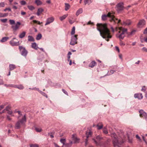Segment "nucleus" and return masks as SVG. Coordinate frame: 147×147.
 Returning a JSON list of instances; mask_svg holds the SVG:
<instances>
[{
    "label": "nucleus",
    "mask_w": 147,
    "mask_h": 147,
    "mask_svg": "<svg viewBox=\"0 0 147 147\" xmlns=\"http://www.w3.org/2000/svg\"><path fill=\"white\" fill-rule=\"evenodd\" d=\"M10 107L9 106H7L5 109L3 110L2 112H0L1 114H2L3 113H5L6 111H9L10 109Z\"/></svg>",
    "instance_id": "nucleus-17"
},
{
    "label": "nucleus",
    "mask_w": 147,
    "mask_h": 147,
    "mask_svg": "<svg viewBox=\"0 0 147 147\" xmlns=\"http://www.w3.org/2000/svg\"><path fill=\"white\" fill-rule=\"evenodd\" d=\"M26 13L24 11H22L21 13V14L22 15H24L26 14Z\"/></svg>",
    "instance_id": "nucleus-63"
},
{
    "label": "nucleus",
    "mask_w": 147,
    "mask_h": 147,
    "mask_svg": "<svg viewBox=\"0 0 147 147\" xmlns=\"http://www.w3.org/2000/svg\"><path fill=\"white\" fill-rule=\"evenodd\" d=\"M73 17L72 16H70L69 17V23L71 24H72L74 22V21L72 20L73 19Z\"/></svg>",
    "instance_id": "nucleus-31"
},
{
    "label": "nucleus",
    "mask_w": 147,
    "mask_h": 147,
    "mask_svg": "<svg viewBox=\"0 0 147 147\" xmlns=\"http://www.w3.org/2000/svg\"><path fill=\"white\" fill-rule=\"evenodd\" d=\"M82 9H80L77 11L76 15L78 16L80 14L82 13Z\"/></svg>",
    "instance_id": "nucleus-32"
},
{
    "label": "nucleus",
    "mask_w": 147,
    "mask_h": 147,
    "mask_svg": "<svg viewBox=\"0 0 147 147\" xmlns=\"http://www.w3.org/2000/svg\"><path fill=\"white\" fill-rule=\"evenodd\" d=\"M111 136L113 138V143L115 146H117L119 147V145L123 143L126 138V137L123 136L122 134H120V136L117 138V137L115 133H111Z\"/></svg>",
    "instance_id": "nucleus-3"
},
{
    "label": "nucleus",
    "mask_w": 147,
    "mask_h": 147,
    "mask_svg": "<svg viewBox=\"0 0 147 147\" xmlns=\"http://www.w3.org/2000/svg\"><path fill=\"white\" fill-rule=\"evenodd\" d=\"M7 113L8 114L11 115V116H13L14 115H12L11 114L12 113V112L11 111H10V110L7 111Z\"/></svg>",
    "instance_id": "nucleus-48"
},
{
    "label": "nucleus",
    "mask_w": 147,
    "mask_h": 147,
    "mask_svg": "<svg viewBox=\"0 0 147 147\" xmlns=\"http://www.w3.org/2000/svg\"><path fill=\"white\" fill-rule=\"evenodd\" d=\"M32 47L36 50H37L38 47H37L36 44L35 42L32 44Z\"/></svg>",
    "instance_id": "nucleus-23"
},
{
    "label": "nucleus",
    "mask_w": 147,
    "mask_h": 147,
    "mask_svg": "<svg viewBox=\"0 0 147 147\" xmlns=\"http://www.w3.org/2000/svg\"><path fill=\"white\" fill-rule=\"evenodd\" d=\"M78 36V35H75L74 36L72 37L71 41L70 43L71 45H74L77 43V37Z\"/></svg>",
    "instance_id": "nucleus-7"
},
{
    "label": "nucleus",
    "mask_w": 147,
    "mask_h": 147,
    "mask_svg": "<svg viewBox=\"0 0 147 147\" xmlns=\"http://www.w3.org/2000/svg\"><path fill=\"white\" fill-rule=\"evenodd\" d=\"M7 119L9 121H11V118H10V116H9L8 115H7Z\"/></svg>",
    "instance_id": "nucleus-46"
},
{
    "label": "nucleus",
    "mask_w": 147,
    "mask_h": 147,
    "mask_svg": "<svg viewBox=\"0 0 147 147\" xmlns=\"http://www.w3.org/2000/svg\"><path fill=\"white\" fill-rule=\"evenodd\" d=\"M7 19H1L0 20L1 21L3 22V23H5L7 21Z\"/></svg>",
    "instance_id": "nucleus-43"
},
{
    "label": "nucleus",
    "mask_w": 147,
    "mask_h": 147,
    "mask_svg": "<svg viewBox=\"0 0 147 147\" xmlns=\"http://www.w3.org/2000/svg\"><path fill=\"white\" fill-rule=\"evenodd\" d=\"M143 117H144L145 120L147 121V114H145V115Z\"/></svg>",
    "instance_id": "nucleus-56"
},
{
    "label": "nucleus",
    "mask_w": 147,
    "mask_h": 147,
    "mask_svg": "<svg viewBox=\"0 0 147 147\" xmlns=\"http://www.w3.org/2000/svg\"><path fill=\"white\" fill-rule=\"evenodd\" d=\"M136 138L137 139H138L139 140H140V138L139 137V136L138 135H136Z\"/></svg>",
    "instance_id": "nucleus-62"
},
{
    "label": "nucleus",
    "mask_w": 147,
    "mask_h": 147,
    "mask_svg": "<svg viewBox=\"0 0 147 147\" xmlns=\"http://www.w3.org/2000/svg\"><path fill=\"white\" fill-rule=\"evenodd\" d=\"M26 122V118L25 116H24L22 119L18 120L16 123L15 128L17 129H19L21 127L24 125Z\"/></svg>",
    "instance_id": "nucleus-5"
},
{
    "label": "nucleus",
    "mask_w": 147,
    "mask_h": 147,
    "mask_svg": "<svg viewBox=\"0 0 147 147\" xmlns=\"http://www.w3.org/2000/svg\"><path fill=\"white\" fill-rule=\"evenodd\" d=\"M21 4L22 5H24L26 4V2L24 1H22L20 2Z\"/></svg>",
    "instance_id": "nucleus-52"
},
{
    "label": "nucleus",
    "mask_w": 147,
    "mask_h": 147,
    "mask_svg": "<svg viewBox=\"0 0 147 147\" xmlns=\"http://www.w3.org/2000/svg\"><path fill=\"white\" fill-rule=\"evenodd\" d=\"M72 144V141H70L69 143H65L64 146L65 147H70L71 146Z\"/></svg>",
    "instance_id": "nucleus-26"
},
{
    "label": "nucleus",
    "mask_w": 147,
    "mask_h": 147,
    "mask_svg": "<svg viewBox=\"0 0 147 147\" xmlns=\"http://www.w3.org/2000/svg\"><path fill=\"white\" fill-rule=\"evenodd\" d=\"M117 10L118 11H120L123 9V4L122 3H119L117 5Z\"/></svg>",
    "instance_id": "nucleus-11"
},
{
    "label": "nucleus",
    "mask_w": 147,
    "mask_h": 147,
    "mask_svg": "<svg viewBox=\"0 0 147 147\" xmlns=\"http://www.w3.org/2000/svg\"><path fill=\"white\" fill-rule=\"evenodd\" d=\"M28 8L31 10H32L34 9V7L30 5L28 6Z\"/></svg>",
    "instance_id": "nucleus-40"
},
{
    "label": "nucleus",
    "mask_w": 147,
    "mask_h": 147,
    "mask_svg": "<svg viewBox=\"0 0 147 147\" xmlns=\"http://www.w3.org/2000/svg\"><path fill=\"white\" fill-rule=\"evenodd\" d=\"M96 63L95 61H92L89 64V67L92 68L96 64Z\"/></svg>",
    "instance_id": "nucleus-18"
},
{
    "label": "nucleus",
    "mask_w": 147,
    "mask_h": 147,
    "mask_svg": "<svg viewBox=\"0 0 147 147\" xmlns=\"http://www.w3.org/2000/svg\"><path fill=\"white\" fill-rule=\"evenodd\" d=\"M111 29L113 32H114L115 30L116 31L119 30L118 33L116 34V37L119 38L120 39L122 40L125 37V33H126L128 35V36H129L134 35L135 34L136 31L135 30H133L131 32H127V29L122 27L119 28L116 27L115 30L112 27Z\"/></svg>",
    "instance_id": "nucleus-2"
},
{
    "label": "nucleus",
    "mask_w": 147,
    "mask_h": 147,
    "mask_svg": "<svg viewBox=\"0 0 147 147\" xmlns=\"http://www.w3.org/2000/svg\"><path fill=\"white\" fill-rule=\"evenodd\" d=\"M114 13H115L114 12H113L112 13L109 12L107 15H103L102 16V20H107V18L108 17L110 18L109 20L111 22H113L114 24L116 23L119 24L120 23L121 20H118V19L115 18L113 15Z\"/></svg>",
    "instance_id": "nucleus-4"
},
{
    "label": "nucleus",
    "mask_w": 147,
    "mask_h": 147,
    "mask_svg": "<svg viewBox=\"0 0 147 147\" xmlns=\"http://www.w3.org/2000/svg\"><path fill=\"white\" fill-rule=\"evenodd\" d=\"M30 147H38V146L37 144H32L30 145Z\"/></svg>",
    "instance_id": "nucleus-51"
},
{
    "label": "nucleus",
    "mask_w": 147,
    "mask_h": 147,
    "mask_svg": "<svg viewBox=\"0 0 147 147\" xmlns=\"http://www.w3.org/2000/svg\"><path fill=\"white\" fill-rule=\"evenodd\" d=\"M32 90H37L38 91H39V89L36 87L33 88H32Z\"/></svg>",
    "instance_id": "nucleus-55"
},
{
    "label": "nucleus",
    "mask_w": 147,
    "mask_h": 147,
    "mask_svg": "<svg viewBox=\"0 0 147 147\" xmlns=\"http://www.w3.org/2000/svg\"><path fill=\"white\" fill-rule=\"evenodd\" d=\"M96 126L97 127L98 129H100L102 128L103 125L101 123H100L96 125Z\"/></svg>",
    "instance_id": "nucleus-27"
},
{
    "label": "nucleus",
    "mask_w": 147,
    "mask_h": 147,
    "mask_svg": "<svg viewBox=\"0 0 147 147\" xmlns=\"http://www.w3.org/2000/svg\"><path fill=\"white\" fill-rule=\"evenodd\" d=\"M116 50L119 53V47H117L116 46L115 47Z\"/></svg>",
    "instance_id": "nucleus-57"
},
{
    "label": "nucleus",
    "mask_w": 147,
    "mask_h": 147,
    "mask_svg": "<svg viewBox=\"0 0 147 147\" xmlns=\"http://www.w3.org/2000/svg\"><path fill=\"white\" fill-rule=\"evenodd\" d=\"M54 18L53 17H51L47 19V22L45 24V25H47L51 23L54 20Z\"/></svg>",
    "instance_id": "nucleus-13"
},
{
    "label": "nucleus",
    "mask_w": 147,
    "mask_h": 147,
    "mask_svg": "<svg viewBox=\"0 0 147 147\" xmlns=\"http://www.w3.org/2000/svg\"><path fill=\"white\" fill-rule=\"evenodd\" d=\"M19 49L21 52V54L22 55L26 56L28 53L27 51L25 49V48L22 46H19Z\"/></svg>",
    "instance_id": "nucleus-9"
},
{
    "label": "nucleus",
    "mask_w": 147,
    "mask_h": 147,
    "mask_svg": "<svg viewBox=\"0 0 147 147\" xmlns=\"http://www.w3.org/2000/svg\"><path fill=\"white\" fill-rule=\"evenodd\" d=\"M65 10L66 11H67L69 9L70 7V6L69 4L67 3H65Z\"/></svg>",
    "instance_id": "nucleus-34"
},
{
    "label": "nucleus",
    "mask_w": 147,
    "mask_h": 147,
    "mask_svg": "<svg viewBox=\"0 0 147 147\" xmlns=\"http://www.w3.org/2000/svg\"><path fill=\"white\" fill-rule=\"evenodd\" d=\"M60 142L63 144L62 147H63L64 145L65 144L66 140L65 139H61L60 140Z\"/></svg>",
    "instance_id": "nucleus-35"
},
{
    "label": "nucleus",
    "mask_w": 147,
    "mask_h": 147,
    "mask_svg": "<svg viewBox=\"0 0 147 147\" xmlns=\"http://www.w3.org/2000/svg\"><path fill=\"white\" fill-rule=\"evenodd\" d=\"M139 112L140 113V117H143L145 115V114H146L142 110H140Z\"/></svg>",
    "instance_id": "nucleus-20"
},
{
    "label": "nucleus",
    "mask_w": 147,
    "mask_h": 147,
    "mask_svg": "<svg viewBox=\"0 0 147 147\" xmlns=\"http://www.w3.org/2000/svg\"><path fill=\"white\" fill-rule=\"evenodd\" d=\"M9 38L8 37H3L1 40L0 41L1 42H4L7 41Z\"/></svg>",
    "instance_id": "nucleus-28"
},
{
    "label": "nucleus",
    "mask_w": 147,
    "mask_h": 147,
    "mask_svg": "<svg viewBox=\"0 0 147 147\" xmlns=\"http://www.w3.org/2000/svg\"><path fill=\"white\" fill-rule=\"evenodd\" d=\"M42 37V35L41 34H38L37 35L36 39L37 40H39Z\"/></svg>",
    "instance_id": "nucleus-36"
},
{
    "label": "nucleus",
    "mask_w": 147,
    "mask_h": 147,
    "mask_svg": "<svg viewBox=\"0 0 147 147\" xmlns=\"http://www.w3.org/2000/svg\"><path fill=\"white\" fill-rule=\"evenodd\" d=\"M35 3L37 5H40L42 4V2L39 0H35Z\"/></svg>",
    "instance_id": "nucleus-33"
},
{
    "label": "nucleus",
    "mask_w": 147,
    "mask_h": 147,
    "mask_svg": "<svg viewBox=\"0 0 147 147\" xmlns=\"http://www.w3.org/2000/svg\"><path fill=\"white\" fill-rule=\"evenodd\" d=\"M84 2L85 5L86 4L89 5L92 3V1L91 0H84Z\"/></svg>",
    "instance_id": "nucleus-30"
},
{
    "label": "nucleus",
    "mask_w": 147,
    "mask_h": 147,
    "mask_svg": "<svg viewBox=\"0 0 147 147\" xmlns=\"http://www.w3.org/2000/svg\"><path fill=\"white\" fill-rule=\"evenodd\" d=\"M96 139L98 140H101L102 139V137L100 136L99 135L98 136H97L96 137Z\"/></svg>",
    "instance_id": "nucleus-41"
},
{
    "label": "nucleus",
    "mask_w": 147,
    "mask_h": 147,
    "mask_svg": "<svg viewBox=\"0 0 147 147\" xmlns=\"http://www.w3.org/2000/svg\"><path fill=\"white\" fill-rule=\"evenodd\" d=\"M142 50L143 51L147 52V48L146 47H143L142 49Z\"/></svg>",
    "instance_id": "nucleus-49"
},
{
    "label": "nucleus",
    "mask_w": 147,
    "mask_h": 147,
    "mask_svg": "<svg viewBox=\"0 0 147 147\" xmlns=\"http://www.w3.org/2000/svg\"><path fill=\"white\" fill-rule=\"evenodd\" d=\"M127 137L129 142L130 143L132 142V140L131 139H130V137L128 135L127 136Z\"/></svg>",
    "instance_id": "nucleus-54"
},
{
    "label": "nucleus",
    "mask_w": 147,
    "mask_h": 147,
    "mask_svg": "<svg viewBox=\"0 0 147 147\" xmlns=\"http://www.w3.org/2000/svg\"><path fill=\"white\" fill-rule=\"evenodd\" d=\"M43 10L42 8H39L37 11V15L38 16H39L40 14L43 11Z\"/></svg>",
    "instance_id": "nucleus-21"
},
{
    "label": "nucleus",
    "mask_w": 147,
    "mask_h": 147,
    "mask_svg": "<svg viewBox=\"0 0 147 147\" xmlns=\"http://www.w3.org/2000/svg\"><path fill=\"white\" fill-rule=\"evenodd\" d=\"M94 140V142H95L96 144V145L97 146H100V142H97L95 140Z\"/></svg>",
    "instance_id": "nucleus-45"
},
{
    "label": "nucleus",
    "mask_w": 147,
    "mask_h": 147,
    "mask_svg": "<svg viewBox=\"0 0 147 147\" xmlns=\"http://www.w3.org/2000/svg\"><path fill=\"white\" fill-rule=\"evenodd\" d=\"M87 24H91V25H93V23L92 22H91L90 21H89L87 23Z\"/></svg>",
    "instance_id": "nucleus-61"
},
{
    "label": "nucleus",
    "mask_w": 147,
    "mask_h": 147,
    "mask_svg": "<svg viewBox=\"0 0 147 147\" xmlns=\"http://www.w3.org/2000/svg\"><path fill=\"white\" fill-rule=\"evenodd\" d=\"M62 91L64 93H65V94L68 95L67 93V92L64 89H62Z\"/></svg>",
    "instance_id": "nucleus-53"
},
{
    "label": "nucleus",
    "mask_w": 147,
    "mask_h": 147,
    "mask_svg": "<svg viewBox=\"0 0 147 147\" xmlns=\"http://www.w3.org/2000/svg\"><path fill=\"white\" fill-rule=\"evenodd\" d=\"M96 26L97 29L99 31L101 36L107 41H109V39L112 37V35L107 24L97 23Z\"/></svg>",
    "instance_id": "nucleus-1"
},
{
    "label": "nucleus",
    "mask_w": 147,
    "mask_h": 147,
    "mask_svg": "<svg viewBox=\"0 0 147 147\" xmlns=\"http://www.w3.org/2000/svg\"><path fill=\"white\" fill-rule=\"evenodd\" d=\"M3 84V80L0 79V85Z\"/></svg>",
    "instance_id": "nucleus-59"
},
{
    "label": "nucleus",
    "mask_w": 147,
    "mask_h": 147,
    "mask_svg": "<svg viewBox=\"0 0 147 147\" xmlns=\"http://www.w3.org/2000/svg\"><path fill=\"white\" fill-rule=\"evenodd\" d=\"M35 129L37 132H39L41 131H42L41 129L40 128H38L36 127L35 128Z\"/></svg>",
    "instance_id": "nucleus-44"
},
{
    "label": "nucleus",
    "mask_w": 147,
    "mask_h": 147,
    "mask_svg": "<svg viewBox=\"0 0 147 147\" xmlns=\"http://www.w3.org/2000/svg\"><path fill=\"white\" fill-rule=\"evenodd\" d=\"M147 33V28H146L144 30V34H145Z\"/></svg>",
    "instance_id": "nucleus-60"
},
{
    "label": "nucleus",
    "mask_w": 147,
    "mask_h": 147,
    "mask_svg": "<svg viewBox=\"0 0 147 147\" xmlns=\"http://www.w3.org/2000/svg\"><path fill=\"white\" fill-rule=\"evenodd\" d=\"M75 28L74 26L73 27L71 32V34L72 35L74 34L75 33Z\"/></svg>",
    "instance_id": "nucleus-37"
},
{
    "label": "nucleus",
    "mask_w": 147,
    "mask_h": 147,
    "mask_svg": "<svg viewBox=\"0 0 147 147\" xmlns=\"http://www.w3.org/2000/svg\"><path fill=\"white\" fill-rule=\"evenodd\" d=\"M131 22L130 20H128L123 22V24L126 25H129L131 24Z\"/></svg>",
    "instance_id": "nucleus-19"
},
{
    "label": "nucleus",
    "mask_w": 147,
    "mask_h": 147,
    "mask_svg": "<svg viewBox=\"0 0 147 147\" xmlns=\"http://www.w3.org/2000/svg\"><path fill=\"white\" fill-rule=\"evenodd\" d=\"M5 5L4 3L2 2L0 3V7H3Z\"/></svg>",
    "instance_id": "nucleus-50"
},
{
    "label": "nucleus",
    "mask_w": 147,
    "mask_h": 147,
    "mask_svg": "<svg viewBox=\"0 0 147 147\" xmlns=\"http://www.w3.org/2000/svg\"><path fill=\"white\" fill-rule=\"evenodd\" d=\"M33 22L34 23L38 24L39 25H40L42 23V22L40 23L39 21L36 20H33Z\"/></svg>",
    "instance_id": "nucleus-39"
},
{
    "label": "nucleus",
    "mask_w": 147,
    "mask_h": 147,
    "mask_svg": "<svg viewBox=\"0 0 147 147\" xmlns=\"http://www.w3.org/2000/svg\"><path fill=\"white\" fill-rule=\"evenodd\" d=\"M26 33V32L24 31L22 32L19 35V38H23L25 36Z\"/></svg>",
    "instance_id": "nucleus-22"
},
{
    "label": "nucleus",
    "mask_w": 147,
    "mask_h": 147,
    "mask_svg": "<svg viewBox=\"0 0 147 147\" xmlns=\"http://www.w3.org/2000/svg\"><path fill=\"white\" fill-rule=\"evenodd\" d=\"M5 86L7 87H14L15 88H17L21 90H22L24 88L22 84H20L18 85H14L13 84H9L8 85L5 84Z\"/></svg>",
    "instance_id": "nucleus-6"
},
{
    "label": "nucleus",
    "mask_w": 147,
    "mask_h": 147,
    "mask_svg": "<svg viewBox=\"0 0 147 147\" xmlns=\"http://www.w3.org/2000/svg\"><path fill=\"white\" fill-rule=\"evenodd\" d=\"M141 90L144 92H145L146 90V88L145 86H144L142 87Z\"/></svg>",
    "instance_id": "nucleus-47"
},
{
    "label": "nucleus",
    "mask_w": 147,
    "mask_h": 147,
    "mask_svg": "<svg viewBox=\"0 0 147 147\" xmlns=\"http://www.w3.org/2000/svg\"><path fill=\"white\" fill-rule=\"evenodd\" d=\"M92 132L90 130H87L86 133V139L85 145L86 146L88 144V138L89 137H91L92 135Z\"/></svg>",
    "instance_id": "nucleus-8"
},
{
    "label": "nucleus",
    "mask_w": 147,
    "mask_h": 147,
    "mask_svg": "<svg viewBox=\"0 0 147 147\" xmlns=\"http://www.w3.org/2000/svg\"><path fill=\"white\" fill-rule=\"evenodd\" d=\"M28 40L29 41L34 42V39L32 36H28Z\"/></svg>",
    "instance_id": "nucleus-25"
},
{
    "label": "nucleus",
    "mask_w": 147,
    "mask_h": 147,
    "mask_svg": "<svg viewBox=\"0 0 147 147\" xmlns=\"http://www.w3.org/2000/svg\"><path fill=\"white\" fill-rule=\"evenodd\" d=\"M21 23L20 22H17L15 26H12L11 28L14 30L16 31L18 29Z\"/></svg>",
    "instance_id": "nucleus-12"
},
{
    "label": "nucleus",
    "mask_w": 147,
    "mask_h": 147,
    "mask_svg": "<svg viewBox=\"0 0 147 147\" xmlns=\"http://www.w3.org/2000/svg\"><path fill=\"white\" fill-rule=\"evenodd\" d=\"M46 2L49 4L51 3V1L50 0H48L46 1Z\"/></svg>",
    "instance_id": "nucleus-58"
},
{
    "label": "nucleus",
    "mask_w": 147,
    "mask_h": 147,
    "mask_svg": "<svg viewBox=\"0 0 147 147\" xmlns=\"http://www.w3.org/2000/svg\"><path fill=\"white\" fill-rule=\"evenodd\" d=\"M145 24V21L144 20H141L140 21L138 24V27H141Z\"/></svg>",
    "instance_id": "nucleus-14"
},
{
    "label": "nucleus",
    "mask_w": 147,
    "mask_h": 147,
    "mask_svg": "<svg viewBox=\"0 0 147 147\" xmlns=\"http://www.w3.org/2000/svg\"><path fill=\"white\" fill-rule=\"evenodd\" d=\"M103 131L104 133L105 134H107L108 133V131L106 127H104L103 129Z\"/></svg>",
    "instance_id": "nucleus-38"
},
{
    "label": "nucleus",
    "mask_w": 147,
    "mask_h": 147,
    "mask_svg": "<svg viewBox=\"0 0 147 147\" xmlns=\"http://www.w3.org/2000/svg\"><path fill=\"white\" fill-rule=\"evenodd\" d=\"M16 39L15 38H13V39L11 40L10 42L9 43L12 46H18L19 44V41H15L14 40Z\"/></svg>",
    "instance_id": "nucleus-10"
},
{
    "label": "nucleus",
    "mask_w": 147,
    "mask_h": 147,
    "mask_svg": "<svg viewBox=\"0 0 147 147\" xmlns=\"http://www.w3.org/2000/svg\"><path fill=\"white\" fill-rule=\"evenodd\" d=\"M72 138L73 140L74 141L75 143H76L79 142V139L77 138L75 134H74L72 135Z\"/></svg>",
    "instance_id": "nucleus-16"
},
{
    "label": "nucleus",
    "mask_w": 147,
    "mask_h": 147,
    "mask_svg": "<svg viewBox=\"0 0 147 147\" xmlns=\"http://www.w3.org/2000/svg\"><path fill=\"white\" fill-rule=\"evenodd\" d=\"M68 16V14H66L60 17L59 18L60 20L61 21H62L64 20Z\"/></svg>",
    "instance_id": "nucleus-29"
},
{
    "label": "nucleus",
    "mask_w": 147,
    "mask_h": 147,
    "mask_svg": "<svg viewBox=\"0 0 147 147\" xmlns=\"http://www.w3.org/2000/svg\"><path fill=\"white\" fill-rule=\"evenodd\" d=\"M9 21L11 24H13L15 23V21L13 20H10Z\"/></svg>",
    "instance_id": "nucleus-42"
},
{
    "label": "nucleus",
    "mask_w": 147,
    "mask_h": 147,
    "mask_svg": "<svg viewBox=\"0 0 147 147\" xmlns=\"http://www.w3.org/2000/svg\"><path fill=\"white\" fill-rule=\"evenodd\" d=\"M144 41L146 42H147V37H145L144 38Z\"/></svg>",
    "instance_id": "nucleus-64"
},
{
    "label": "nucleus",
    "mask_w": 147,
    "mask_h": 147,
    "mask_svg": "<svg viewBox=\"0 0 147 147\" xmlns=\"http://www.w3.org/2000/svg\"><path fill=\"white\" fill-rule=\"evenodd\" d=\"M9 68L10 71H12L16 68V66L13 64H10L9 65Z\"/></svg>",
    "instance_id": "nucleus-24"
},
{
    "label": "nucleus",
    "mask_w": 147,
    "mask_h": 147,
    "mask_svg": "<svg viewBox=\"0 0 147 147\" xmlns=\"http://www.w3.org/2000/svg\"><path fill=\"white\" fill-rule=\"evenodd\" d=\"M134 97L135 98H138L139 99H141L143 98V96L141 93H137L134 94Z\"/></svg>",
    "instance_id": "nucleus-15"
}]
</instances>
